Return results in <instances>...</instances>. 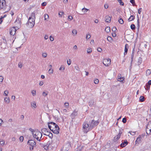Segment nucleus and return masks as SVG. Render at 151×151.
<instances>
[{"label":"nucleus","instance_id":"23","mask_svg":"<svg viewBox=\"0 0 151 151\" xmlns=\"http://www.w3.org/2000/svg\"><path fill=\"white\" fill-rule=\"evenodd\" d=\"M84 147V145H81L79 147H78L77 150H79V151H81L83 149Z\"/></svg>","mask_w":151,"mask_h":151},{"label":"nucleus","instance_id":"32","mask_svg":"<svg viewBox=\"0 0 151 151\" xmlns=\"http://www.w3.org/2000/svg\"><path fill=\"white\" fill-rule=\"evenodd\" d=\"M118 80L122 82L123 81V78L122 77L119 76L118 77Z\"/></svg>","mask_w":151,"mask_h":151},{"label":"nucleus","instance_id":"14","mask_svg":"<svg viewBox=\"0 0 151 151\" xmlns=\"http://www.w3.org/2000/svg\"><path fill=\"white\" fill-rule=\"evenodd\" d=\"M10 30V34L12 35H14L16 31V29L14 27H13L12 28H11Z\"/></svg>","mask_w":151,"mask_h":151},{"label":"nucleus","instance_id":"51","mask_svg":"<svg viewBox=\"0 0 151 151\" xmlns=\"http://www.w3.org/2000/svg\"><path fill=\"white\" fill-rule=\"evenodd\" d=\"M48 136L51 138H52L53 137V135L50 132V133L49 134V135Z\"/></svg>","mask_w":151,"mask_h":151},{"label":"nucleus","instance_id":"31","mask_svg":"<svg viewBox=\"0 0 151 151\" xmlns=\"http://www.w3.org/2000/svg\"><path fill=\"white\" fill-rule=\"evenodd\" d=\"M105 31L107 33L109 32L110 31V28L109 27H107L105 29Z\"/></svg>","mask_w":151,"mask_h":151},{"label":"nucleus","instance_id":"10","mask_svg":"<svg viewBox=\"0 0 151 151\" xmlns=\"http://www.w3.org/2000/svg\"><path fill=\"white\" fill-rule=\"evenodd\" d=\"M59 128L58 125V126H56L55 128L52 129L51 130V131L54 133L58 134L59 133Z\"/></svg>","mask_w":151,"mask_h":151},{"label":"nucleus","instance_id":"47","mask_svg":"<svg viewBox=\"0 0 151 151\" xmlns=\"http://www.w3.org/2000/svg\"><path fill=\"white\" fill-rule=\"evenodd\" d=\"M65 105L66 108H68V107L69 104L68 102H65Z\"/></svg>","mask_w":151,"mask_h":151},{"label":"nucleus","instance_id":"56","mask_svg":"<svg viewBox=\"0 0 151 151\" xmlns=\"http://www.w3.org/2000/svg\"><path fill=\"white\" fill-rule=\"evenodd\" d=\"M42 130L43 132H45V133H46L48 131L47 129L45 128H44L43 129H42Z\"/></svg>","mask_w":151,"mask_h":151},{"label":"nucleus","instance_id":"21","mask_svg":"<svg viewBox=\"0 0 151 151\" xmlns=\"http://www.w3.org/2000/svg\"><path fill=\"white\" fill-rule=\"evenodd\" d=\"M94 103V100H93L91 99L90 100L89 102V106L90 107H91L93 105V104Z\"/></svg>","mask_w":151,"mask_h":151},{"label":"nucleus","instance_id":"24","mask_svg":"<svg viewBox=\"0 0 151 151\" xmlns=\"http://www.w3.org/2000/svg\"><path fill=\"white\" fill-rule=\"evenodd\" d=\"M142 58L139 57L138 59V61L137 63V64L138 65H140L142 63Z\"/></svg>","mask_w":151,"mask_h":151},{"label":"nucleus","instance_id":"17","mask_svg":"<svg viewBox=\"0 0 151 151\" xmlns=\"http://www.w3.org/2000/svg\"><path fill=\"white\" fill-rule=\"evenodd\" d=\"M105 18V21L106 22H110L111 20V18L108 15L106 16Z\"/></svg>","mask_w":151,"mask_h":151},{"label":"nucleus","instance_id":"53","mask_svg":"<svg viewBox=\"0 0 151 151\" xmlns=\"http://www.w3.org/2000/svg\"><path fill=\"white\" fill-rule=\"evenodd\" d=\"M67 63L68 65H70L71 63V60H70L69 59V61L68 60L67 61Z\"/></svg>","mask_w":151,"mask_h":151},{"label":"nucleus","instance_id":"3","mask_svg":"<svg viewBox=\"0 0 151 151\" xmlns=\"http://www.w3.org/2000/svg\"><path fill=\"white\" fill-rule=\"evenodd\" d=\"M27 144L28 145L30 146L29 147V150H32L34 147L36 146V142L32 139L29 140L27 142Z\"/></svg>","mask_w":151,"mask_h":151},{"label":"nucleus","instance_id":"44","mask_svg":"<svg viewBox=\"0 0 151 151\" xmlns=\"http://www.w3.org/2000/svg\"><path fill=\"white\" fill-rule=\"evenodd\" d=\"M32 95L33 96H35L36 94V91L35 90H33L32 91Z\"/></svg>","mask_w":151,"mask_h":151},{"label":"nucleus","instance_id":"41","mask_svg":"<svg viewBox=\"0 0 151 151\" xmlns=\"http://www.w3.org/2000/svg\"><path fill=\"white\" fill-rule=\"evenodd\" d=\"M118 1L119 3L121 5L123 6L124 5V3L122 1V0H118Z\"/></svg>","mask_w":151,"mask_h":151},{"label":"nucleus","instance_id":"15","mask_svg":"<svg viewBox=\"0 0 151 151\" xmlns=\"http://www.w3.org/2000/svg\"><path fill=\"white\" fill-rule=\"evenodd\" d=\"M122 134V132L121 131H119L118 134L114 137V140L115 141H117L120 138Z\"/></svg>","mask_w":151,"mask_h":151},{"label":"nucleus","instance_id":"62","mask_svg":"<svg viewBox=\"0 0 151 151\" xmlns=\"http://www.w3.org/2000/svg\"><path fill=\"white\" fill-rule=\"evenodd\" d=\"M142 8H140L138 10V13L139 14H140L142 11Z\"/></svg>","mask_w":151,"mask_h":151},{"label":"nucleus","instance_id":"6","mask_svg":"<svg viewBox=\"0 0 151 151\" xmlns=\"http://www.w3.org/2000/svg\"><path fill=\"white\" fill-rule=\"evenodd\" d=\"M48 125L49 128L51 130L52 129L56 127V126H58V125L55 123L53 122H49L48 124Z\"/></svg>","mask_w":151,"mask_h":151},{"label":"nucleus","instance_id":"11","mask_svg":"<svg viewBox=\"0 0 151 151\" xmlns=\"http://www.w3.org/2000/svg\"><path fill=\"white\" fill-rule=\"evenodd\" d=\"M71 147V143L70 142H67L63 146V148L66 151H68Z\"/></svg>","mask_w":151,"mask_h":151},{"label":"nucleus","instance_id":"16","mask_svg":"<svg viewBox=\"0 0 151 151\" xmlns=\"http://www.w3.org/2000/svg\"><path fill=\"white\" fill-rule=\"evenodd\" d=\"M129 48V45L128 44H126L124 48V55H126L127 53V52L128 50V49Z\"/></svg>","mask_w":151,"mask_h":151},{"label":"nucleus","instance_id":"12","mask_svg":"<svg viewBox=\"0 0 151 151\" xmlns=\"http://www.w3.org/2000/svg\"><path fill=\"white\" fill-rule=\"evenodd\" d=\"M6 3L5 0H0V7L1 9H5V6L6 5Z\"/></svg>","mask_w":151,"mask_h":151},{"label":"nucleus","instance_id":"20","mask_svg":"<svg viewBox=\"0 0 151 151\" xmlns=\"http://www.w3.org/2000/svg\"><path fill=\"white\" fill-rule=\"evenodd\" d=\"M29 17L32 18L33 19L35 20V12H32L31 14V16Z\"/></svg>","mask_w":151,"mask_h":151},{"label":"nucleus","instance_id":"2","mask_svg":"<svg viewBox=\"0 0 151 151\" xmlns=\"http://www.w3.org/2000/svg\"><path fill=\"white\" fill-rule=\"evenodd\" d=\"M83 131L84 133H87L90 130L92 129L91 126L87 122H84L83 124Z\"/></svg>","mask_w":151,"mask_h":151},{"label":"nucleus","instance_id":"50","mask_svg":"<svg viewBox=\"0 0 151 151\" xmlns=\"http://www.w3.org/2000/svg\"><path fill=\"white\" fill-rule=\"evenodd\" d=\"M73 19V17L71 16H69L68 18V20L69 21H71Z\"/></svg>","mask_w":151,"mask_h":151},{"label":"nucleus","instance_id":"57","mask_svg":"<svg viewBox=\"0 0 151 151\" xmlns=\"http://www.w3.org/2000/svg\"><path fill=\"white\" fill-rule=\"evenodd\" d=\"M129 133L132 135H134L135 134V132H129Z\"/></svg>","mask_w":151,"mask_h":151},{"label":"nucleus","instance_id":"59","mask_svg":"<svg viewBox=\"0 0 151 151\" xmlns=\"http://www.w3.org/2000/svg\"><path fill=\"white\" fill-rule=\"evenodd\" d=\"M47 54L46 53H43L42 54V56L44 58L46 57L47 56Z\"/></svg>","mask_w":151,"mask_h":151},{"label":"nucleus","instance_id":"60","mask_svg":"<svg viewBox=\"0 0 151 151\" xmlns=\"http://www.w3.org/2000/svg\"><path fill=\"white\" fill-rule=\"evenodd\" d=\"M116 28L115 27H114L112 29V31L114 32L116 31Z\"/></svg>","mask_w":151,"mask_h":151},{"label":"nucleus","instance_id":"19","mask_svg":"<svg viewBox=\"0 0 151 151\" xmlns=\"http://www.w3.org/2000/svg\"><path fill=\"white\" fill-rule=\"evenodd\" d=\"M31 107L33 109H35L37 108V106L35 101H34L31 103Z\"/></svg>","mask_w":151,"mask_h":151},{"label":"nucleus","instance_id":"45","mask_svg":"<svg viewBox=\"0 0 151 151\" xmlns=\"http://www.w3.org/2000/svg\"><path fill=\"white\" fill-rule=\"evenodd\" d=\"M99 82V80L98 79H96L94 80V83L96 84H97Z\"/></svg>","mask_w":151,"mask_h":151},{"label":"nucleus","instance_id":"22","mask_svg":"<svg viewBox=\"0 0 151 151\" xmlns=\"http://www.w3.org/2000/svg\"><path fill=\"white\" fill-rule=\"evenodd\" d=\"M150 128L148 127L147 126H146V133L147 135H149L150 134Z\"/></svg>","mask_w":151,"mask_h":151},{"label":"nucleus","instance_id":"46","mask_svg":"<svg viewBox=\"0 0 151 151\" xmlns=\"http://www.w3.org/2000/svg\"><path fill=\"white\" fill-rule=\"evenodd\" d=\"M23 139H24V137L23 136H21L19 138V141L21 142H23Z\"/></svg>","mask_w":151,"mask_h":151},{"label":"nucleus","instance_id":"38","mask_svg":"<svg viewBox=\"0 0 151 151\" xmlns=\"http://www.w3.org/2000/svg\"><path fill=\"white\" fill-rule=\"evenodd\" d=\"M9 93V91L7 90H6L4 92V95L5 96H7Z\"/></svg>","mask_w":151,"mask_h":151},{"label":"nucleus","instance_id":"33","mask_svg":"<svg viewBox=\"0 0 151 151\" xmlns=\"http://www.w3.org/2000/svg\"><path fill=\"white\" fill-rule=\"evenodd\" d=\"M119 22L121 24H122L124 23V21L121 18L119 20Z\"/></svg>","mask_w":151,"mask_h":151},{"label":"nucleus","instance_id":"63","mask_svg":"<svg viewBox=\"0 0 151 151\" xmlns=\"http://www.w3.org/2000/svg\"><path fill=\"white\" fill-rule=\"evenodd\" d=\"M63 14V12H60L59 13V15L60 17H62V15Z\"/></svg>","mask_w":151,"mask_h":151},{"label":"nucleus","instance_id":"54","mask_svg":"<svg viewBox=\"0 0 151 151\" xmlns=\"http://www.w3.org/2000/svg\"><path fill=\"white\" fill-rule=\"evenodd\" d=\"M3 77L2 76H0V82H2L3 80Z\"/></svg>","mask_w":151,"mask_h":151},{"label":"nucleus","instance_id":"7","mask_svg":"<svg viewBox=\"0 0 151 151\" xmlns=\"http://www.w3.org/2000/svg\"><path fill=\"white\" fill-rule=\"evenodd\" d=\"M103 63L105 66H108L111 64V60L109 59H104L103 60Z\"/></svg>","mask_w":151,"mask_h":151},{"label":"nucleus","instance_id":"40","mask_svg":"<svg viewBox=\"0 0 151 151\" xmlns=\"http://www.w3.org/2000/svg\"><path fill=\"white\" fill-rule=\"evenodd\" d=\"M53 70H51V69H49L48 70V73L49 74H51L53 73Z\"/></svg>","mask_w":151,"mask_h":151},{"label":"nucleus","instance_id":"48","mask_svg":"<svg viewBox=\"0 0 151 151\" xmlns=\"http://www.w3.org/2000/svg\"><path fill=\"white\" fill-rule=\"evenodd\" d=\"M4 142L3 140L0 141V144L2 146H3L4 145Z\"/></svg>","mask_w":151,"mask_h":151},{"label":"nucleus","instance_id":"27","mask_svg":"<svg viewBox=\"0 0 151 151\" xmlns=\"http://www.w3.org/2000/svg\"><path fill=\"white\" fill-rule=\"evenodd\" d=\"M151 73V71L150 69H147L146 71V75L147 76H148L150 75Z\"/></svg>","mask_w":151,"mask_h":151},{"label":"nucleus","instance_id":"18","mask_svg":"<svg viewBox=\"0 0 151 151\" xmlns=\"http://www.w3.org/2000/svg\"><path fill=\"white\" fill-rule=\"evenodd\" d=\"M128 142L127 140L123 142L121 144V146L122 147H125L128 144Z\"/></svg>","mask_w":151,"mask_h":151},{"label":"nucleus","instance_id":"26","mask_svg":"<svg viewBox=\"0 0 151 151\" xmlns=\"http://www.w3.org/2000/svg\"><path fill=\"white\" fill-rule=\"evenodd\" d=\"M135 18V17L133 15H131L129 18L128 20L129 21H132Z\"/></svg>","mask_w":151,"mask_h":151},{"label":"nucleus","instance_id":"4","mask_svg":"<svg viewBox=\"0 0 151 151\" xmlns=\"http://www.w3.org/2000/svg\"><path fill=\"white\" fill-rule=\"evenodd\" d=\"M35 20L32 18L29 17L28 21L26 23V25L29 28L33 27L35 24Z\"/></svg>","mask_w":151,"mask_h":151},{"label":"nucleus","instance_id":"25","mask_svg":"<svg viewBox=\"0 0 151 151\" xmlns=\"http://www.w3.org/2000/svg\"><path fill=\"white\" fill-rule=\"evenodd\" d=\"M4 102L7 104H9L10 102V99L9 98L6 97L4 99Z\"/></svg>","mask_w":151,"mask_h":151},{"label":"nucleus","instance_id":"49","mask_svg":"<svg viewBox=\"0 0 151 151\" xmlns=\"http://www.w3.org/2000/svg\"><path fill=\"white\" fill-rule=\"evenodd\" d=\"M134 52H132V54H131V59H132V60H133V57H134Z\"/></svg>","mask_w":151,"mask_h":151},{"label":"nucleus","instance_id":"5","mask_svg":"<svg viewBox=\"0 0 151 151\" xmlns=\"http://www.w3.org/2000/svg\"><path fill=\"white\" fill-rule=\"evenodd\" d=\"M57 139H54L53 140L51 141H49L47 143L46 145H43L42 147L44 148V149L46 150H48L49 148H51V145L52 143L54 140L55 141V140Z\"/></svg>","mask_w":151,"mask_h":151},{"label":"nucleus","instance_id":"1","mask_svg":"<svg viewBox=\"0 0 151 151\" xmlns=\"http://www.w3.org/2000/svg\"><path fill=\"white\" fill-rule=\"evenodd\" d=\"M33 137L38 141H40L42 137V134L37 129H35V131L32 134Z\"/></svg>","mask_w":151,"mask_h":151},{"label":"nucleus","instance_id":"58","mask_svg":"<svg viewBox=\"0 0 151 151\" xmlns=\"http://www.w3.org/2000/svg\"><path fill=\"white\" fill-rule=\"evenodd\" d=\"M48 92L47 93L43 92L42 93V95L44 96H45L48 94Z\"/></svg>","mask_w":151,"mask_h":151},{"label":"nucleus","instance_id":"39","mask_svg":"<svg viewBox=\"0 0 151 151\" xmlns=\"http://www.w3.org/2000/svg\"><path fill=\"white\" fill-rule=\"evenodd\" d=\"M130 2L132 4L133 6H135L136 5L135 4V1L134 0H130Z\"/></svg>","mask_w":151,"mask_h":151},{"label":"nucleus","instance_id":"42","mask_svg":"<svg viewBox=\"0 0 151 151\" xmlns=\"http://www.w3.org/2000/svg\"><path fill=\"white\" fill-rule=\"evenodd\" d=\"M65 70V67L63 65H61V66L59 68L60 70Z\"/></svg>","mask_w":151,"mask_h":151},{"label":"nucleus","instance_id":"28","mask_svg":"<svg viewBox=\"0 0 151 151\" xmlns=\"http://www.w3.org/2000/svg\"><path fill=\"white\" fill-rule=\"evenodd\" d=\"M139 101L142 102L144 101L145 100V98L143 96H141L139 98Z\"/></svg>","mask_w":151,"mask_h":151},{"label":"nucleus","instance_id":"55","mask_svg":"<svg viewBox=\"0 0 151 151\" xmlns=\"http://www.w3.org/2000/svg\"><path fill=\"white\" fill-rule=\"evenodd\" d=\"M29 130L32 132V134H33V132L35 131V129H33L31 128H29Z\"/></svg>","mask_w":151,"mask_h":151},{"label":"nucleus","instance_id":"43","mask_svg":"<svg viewBox=\"0 0 151 151\" xmlns=\"http://www.w3.org/2000/svg\"><path fill=\"white\" fill-rule=\"evenodd\" d=\"M112 40V38L110 37L109 36L107 38V40L109 42H111Z\"/></svg>","mask_w":151,"mask_h":151},{"label":"nucleus","instance_id":"13","mask_svg":"<svg viewBox=\"0 0 151 151\" xmlns=\"http://www.w3.org/2000/svg\"><path fill=\"white\" fill-rule=\"evenodd\" d=\"M145 135L142 134L141 135H139V136L135 141L136 143L139 144L141 143L142 142V137H143Z\"/></svg>","mask_w":151,"mask_h":151},{"label":"nucleus","instance_id":"37","mask_svg":"<svg viewBox=\"0 0 151 151\" xmlns=\"http://www.w3.org/2000/svg\"><path fill=\"white\" fill-rule=\"evenodd\" d=\"M147 126L149 128H151V121L148 123Z\"/></svg>","mask_w":151,"mask_h":151},{"label":"nucleus","instance_id":"9","mask_svg":"<svg viewBox=\"0 0 151 151\" xmlns=\"http://www.w3.org/2000/svg\"><path fill=\"white\" fill-rule=\"evenodd\" d=\"M99 123V122L97 121H95L94 120H92L91 123L90 124L91 129H92L94 126L97 125Z\"/></svg>","mask_w":151,"mask_h":151},{"label":"nucleus","instance_id":"34","mask_svg":"<svg viewBox=\"0 0 151 151\" xmlns=\"http://www.w3.org/2000/svg\"><path fill=\"white\" fill-rule=\"evenodd\" d=\"M130 27L132 30H134L135 29V26L134 24H132L131 25Z\"/></svg>","mask_w":151,"mask_h":151},{"label":"nucleus","instance_id":"64","mask_svg":"<svg viewBox=\"0 0 151 151\" xmlns=\"http://www.w3.org/2000/svg\"><path fill=\"white\" fill-rule=\"evenodd\" d=\"M47 4V3L46 2H43L42 4V6H45Z\"/></svg>","mask_w":151,"mask_h":151},{"label":"nucleus","instance_id":"36","mask_svg":"<svg viewBox=\"0 0 151 151\" xmlns=\"http://www.w3.org/2000/svg\"><path fill=\"white\" fill-rule=\"evenodd\" d=\"M45 20H46L49 18V16L47 14H45L44 15Z\"/></svg>","mask_w":151,"mask_h":151},{"label":"nucleus","instance_id":"61","mask_svg":"<svg viewBox=\"0 0 151 151\" xmlns=\"http://www.w3.org/2000/svg\"><path fill=\"white\" fill-rule=\"evenodd\" d=\"M122 122L124 123H126L127 122L126 119L125 118H123L122 119Z\"/></svg>","mask_w":151,"mask_h":151},{"label":"nucleus","instance_id":"8","mask_svg":"<svg viewBox=\"0 0 151 151\" xmlns=\"http://www.w3.org/2000/svg\"><path fill=\"white\" fill-rule=\"evenodd\" d=\"M78 111L76 109L74 110L70 115V117L72 119H73L78 115Z\"/></svg>","mask_w":151,"mask_h":151},{"label":"nucleus","instance_id":"29","mask_svg":"<svg viewBox=\"0 0 151 151\" xmlns=\"http://www.w3.org/2000/svg\"><path fill=\"white\" fill-rule=\"evenodd\" d=\"M82 11L83 12V13H86L87 12V11L89 10V9H87L86 8H83L82 9Z\"/></svg>","mask_w":151,"mask_h":151},{"label":"nucleus","instance_id":"30","mask_svg":"<svg viewBox=\"0 0 151 151\" xmlns=\"http://www.w3.org/2000/svg\"><path fill=\"white\" fill-rule=\"evenodd\" d=\"M77 33V32L76 29H74L72 31V33L74 36L76 35Z\"/></svg>","mask_w":151,"mask_h":151},{"label":"nucleus","instance_id":"35","mask_svg":"<svg viewBox=\"0 0 151 151\" xmlns=\"http://www.w3.org/2000/svg\"><path fill=\"white\" fill-rule=\"evenodd\" d=\"M92 51L91 49V48H88L87 49V52L88 53H90Z\"/></svg>","mask_w":151,"mask_h":151},{"label":"nucleus","instance_id":"52","mask_svg":"<svg viewBox=\"0 0 151 151\" xmlns=\"http://www.w3.org/2000/svg\"><path fill=\"white\" fill-rule=\"evenodd\" d=\"M90 37H91V35L90 34H88L86 35V39L87 40H88V39L90 38Z\"/></svg>","mask_w":151,"mask_h":151}]
</instances>
